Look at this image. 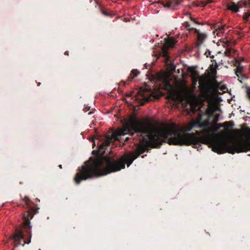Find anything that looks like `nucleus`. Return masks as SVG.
Segmentation results:
<instances>
[{"mask_svg":"<svg viewBox=\"0 0 250 250\" xmlns=\"http://www.w3.org/2000/svg\"><path fill=\"white\" fill-rule=\"evenodd\" d=\"M128 133L135 134L139 138V144L134 152L122 156L117 160L108 157H91L83 165L79 168L74 178L77 184L81 181L94 177L105 175L124 168L125 164L130 166L133 161L145 151L151 147L159 146L164 139H168L169 145H175V124H167L162 127L155 126L150 123L131 117L122 128L113 132L111 136L104 138V142L99 146V152L103 154L105 147L112 142L119 140V137Z\"/></svg>","mask_w":250,"mask_h":250,"instance_id":"obj_1","label":"nucleus"},{"mask_svg":"<svg viewBox=\"0 0 250 250\" xmlns=\"http://www.w3.org/2000/svg\"><path fill=\"white\" fill-rule=\"evenodd\" d=\"M226 90L227 88L225 86H220V84L215 80L209 79L206 76L201 77L200 91L202 98L208 103L206 113L208 116L212 115L217 110L216 96L218 94L224 92Z\"/></svg>","mask_w":250,"mask_h":250,"instance_id":"obj_2","label":"nucleus"},{"mask_svg":"<svg viewBox=\"0 0 250 250\" xmlns=\"http://www.w3.org/2000/svg\"><path fill=\"white\" fill-rule=\"evenodd\" d=\"M193 88L188 87L185 85H181L178 90L173 92V94L178 100L187 99L190 103L191 109L194 112L200 109V107L199 106L196 108V105L194 104V103L195 102L196 97L193 93Z\"/></svg>","mask_w":250,"mask_h":250,"instance_id":"obj_3","label":"nucleus"},{"mask_svg":"<svg viewBox=\"0 0 250 250\" xmlns=\"http://www.w3.org/2000/svg\"><path fill=\"white\" fill-rule=\"evenodd\" d=\"M23 226L26 233L29 235V240L27 241L23 240V235L22 232L21 230H17L15 234L9 237V240H14L15 247H18L20 245L24 246L25 244H29L31 242L32 236L31 229L32 227L30 226V222L28 220H25Z\"/></svg>","mask_w":250,"mask_h":250,"instance_id":"obj_4","label":"nucleus"},{"mask_svg":"<svg viewBox=\"0 0 250 250\" xmlns=\"http://www.w3.org/2000/svg\"><path fill=\"white\" fill-rule=\"evenodd\" d=\"M165 44L163 46L156 48L153 51V56L159 58L160 56H163L166 59H168V48L173 47L176 42L172 38H167L165 39Z\"/></svg>","mask_w":250,"mask_h":250,"instance_id":"obj_5","label":"nucleus"},{"mask_svg":"<svg viewBox=\"0 0 250 250\" xmlns=\"http://www.w3.org/2000/svg\"><path fill=\"white\" fill-rule=\"evenodd\" d=\"M158 97V96L151 91L140 88L134 98L135 100L139 101V104L140 105H143L145 102L152 101Z\"/></svg>","mask_w":250,"mask_h":250,"instance_id":"obj_6","label":"nucleus"},{"mask_svg":"<svg viewBox=\"0 0 250 250\" xmlns=\"http://www.w3.org/2000/svg\"><path fill=\"white\" fill-rule=\"evenodd\" d=\"M241 8L249 10L250 9V0H244L237 4L232 2L227 5V9L233 12H237Z\"/></svg>","mask_w":250,"mask_h":250,"instance_id":"obj_7","label":"nucleus"},{"mask_svg":"<svg viewBox=\"0 0 250 250\" xmlns=\"http://www.w3.org/2000/svg\"><path fill=\"white\" fill-rule=\"evenodd\" d=\"M190 76H191L192 79L194 81V82L195 83L197 82V81L198 80H199V84L200 83L201 79V77L202 76H206L208 79H210L208 76H207L206 75H202L201 76H199L198 73L196 71H195V70H192L191 71V74H190ZM199 88L200 89V85H199Z\"/></svg>","mask_w":250,"mask_h":250,"instance_id":"obj_8","label":"nucleus"},{"mask_svg":"<svg viewBox=\"0 0 250 250\" xmlns=\"http://www.w3.org/2000/svg\"><path fill=\"white\" fill-rule=\"evenodd\" d=\"M182 1L183 0H172L170 2L166 4V7L175 8L176 7L179 5Z\"/></svg>","mask_w":250,"mask_h":250,"instance_id":"obj_9","label":"nucleus"},{"mask_svg":"<svg viewBox=\"0 0 250 250\" xmlns=\"http://www.w3.org/2000/svg\"><path fill=\"white\" fill-rule=\"evenodd\" d=\"M224 27L225 25L218 24L215 26L216 30L214 31V34H216V35L218 37L221 36L220 35V33H223L224 32Z\"/></svg>","mask_w":250,"mask_h":250,"instance_id":"obj_10","label":"nucleus"},{"mask_svg":"<svg viewBox=\"0 0 250 250\" xmlns=\"http://www.w3.org/2000/svg\"><path fill=\"white\" fill-rule=\"evenodd\" d=\"M207 35L205 34L202 33L197 36V45L199 46L205 40Z\"/></svg>","mask_w":250,"mask_h":250,"instance_id":"obj_11","label":"nucleus"},{"mask_svg":"<svg viewBox=\"0 0 250 250\" xmlns=\"http://www.w3.org/2000/svg\"><path fill=\"white\" fill-rule=\"evenodd\" d=\"M140 73L139 71H138L137 70H132L131 71L130 76H129L128 78L130 79V80H132L134 78L137 76Z\"/></svg>","mask_w":250,"mask_h":250,"instance_id":"obj_12","label":"nucleus"},{"mask_svg":"<svg viewBox=\"0 0 250 250\" xmlns=\"http://www.w3.org/2000/svg\"><path fill=\"white\" fill-rule=\"evenodd\" d=\"M243 70V66L239 64L236 68L235 71V74L237 75V76L238 77L239 75H241L242 74Z\"/></svg>","mask_w":250,"mask_h":250,"instance_id":"obj_13","label":"nucleus"},{"mask_svg":"<svg viewBox=\"0 0 250 250\" xmlns=\"http://www.w3.org/2000/svg\"><path fill=\"white\" fill-rule=\"evenodd\" d=\"M250 17V11H248L246 12L244 15L243 16V19L245 21H248L249 20V18Z\"/></svg>","mask_w":250,"mask_h":250,"instance_id":"obj_14","label":"nucleus"},{"mask_svg":"<svg viewBox=\"0 0 250 250\" xmlns=\"http://www.w3.org/2000/svg\"><path fill=\"white\" fill-rule=\"evenodd\" d=\"M187 15L189 16L190 20L195 24H196L198 25L201 24V23L200 22L197 21L195 19L191 17V15L190 14H188Z\"/></svg>","mask_w":250,"mask_h":250,"instance_id":"obj_15","label":"nucleus"},{"mask_svg":"<svg viewBox=\"0 0 250 250\" xmlns=\"http://www.w3.org/2000/svg\"><path fill=\"white\" fill-rule=\"evenodd\" d=\"M187 15L189 16L190 20L195 24H196L198 25L201 24V23L200 22L197 21L195 19L191 17V15L190 14H188Z\"/></svg>","mask_w":250,"mask_h":250,"instance_id":"obj_16","label":"nucleus"},{"mask_svg":"<svg viewBox=\"0 0 250 250\" xmlns=\"http://www.w3.org/2000/svg\"><path fill=\"white\" fill-rule=\"evenodd\" d=\"M184 26H185L188 30H191L193 29V27H191L190 24L188 22H184Z\"/></svg>","mask_w":250,"mask_h":250,"instance_id":"obj_17","label":"nucleus"},{"mask_svg":"<svg viewBox=\"0 0 250 250\" xmlns=\"http://www.w3.org/2000/svg\"><path fill=\"white\" fill-rule=\"evenodd\" d=\"M212 1V0H204L202 2L203 3L204 5H205L208 3L211 2Z\"/></svg>","mask_w":250,"mask_h":250,"instance_id":"obj_18","label":"nucleus"},{"mask_svg":"<svg viewBox=\"0 0 250 250\" xmlns=\"http://www.w3.org/2000/svg\"><path fill=\"white\" fill-rule=\"evenodd\" d=\"M225 53L226 56H230L231 53V50L230 49H227L225 52Z\"/></svg>","mask_w":250,"mask_h":250,"instance_id":"obj_19","label":"nucleus"},{"mask_svg":"<svg viewBox=\"0 0 250 250\" xmlns=\"http://www.w3.org/2000/svg\"><path fill=\"white\" fill-rule=\"evenodd\" d=\"M24 201L25 202V203L27 205H28L29 204V199L27 197H25L24 199Z\"/></svg>","mask_w":250,"mask_h":250,"instance_id":"obj_20","label":"nucleus"},{"mask_svg":"<svg viewBox=\"0 0 250 250\" xmlns=\"http://www.w3.org/2000/svg\"><path fill=\"white\" fill-rule=\"evenodd\" d=\"M224 46L225 47H228L229 45V42L228 41V40H226L225 42H224Z\"/></svg>","mask_w":250,"mask_h":250,"instance_id":"obj_21","label":"nucleus"},{"mask_svg":"<svg viewBox=\"0 0 250 250\" xmlns=\"http://www.w3.org/2000/svg\"><path fill=\"white\" fill-rule=\"evenodd\" d=\"M193 30H194L195 31V32L197 34V36H198L199 34H202L200 32L199 30L197 29L196 28H193Z\"/></svg>","mask_w":250,"mask_h":250,"instance_id":"obj_22","label":"nucleus"},{"mask_svg":"<svg viewBox=\"0 0 250 250\" xmlns=\"http://www.w3.org/2000/svg\"><path fill=\"white\" fill-rule=\"evenodd\" d=\"M166 86H167L170 88H171V86L169 84V82L168 81H167V82H166Z\"/></svg>","mask_w":250,"mask_h":250,"instance_id":"obj_23","label":"nucleus"},{"mask_svg":"<svg viewBox=\"0 0 250 250\" xmlns=\"http://www.w3.org/2000/svg\"><path fill=\"white\" fill-rule=\"evenodd\" d=\"M247 95L250 100V89H249L247 90Z\"/></svg>","mask_w":250,"mask_h":250,"instance_id":"obj_24","label":"nucleus"},{"mask_svg":"<svg viewBox=\"0 0 250 250\" xmlns=\"http://www.w3.org/2000/svg\"><path fill=\"white\" fill-rule=\"evenodd\" d=\"M68 52L67 51H66V52H65V55H68Z\"/></svg>","mask_w":250,"mask_h":250,"instance_id":"obj_25","label":"nucleus"},{"mask_svg":"<svg viewBox=\"0 0 250 250\" xmlns=\"http://www.w3.org/2000/svg\"><path fill=\"white\" fill-rule=\"evenodd\" d=\"M59 167L61 168H62V165H60V166H59Z\"/></svg>","mask_w":250,"mask_h":250,"instance_id":"obj_26","label":"nucleus"},{"mask_svg":"<svg viewBox=\"0 0 250 250\" xmlns=\"http://www.w3.org/2000/svg\"><path fill=\"white\" fill-rule=\"evenodd\" d=\"M128 139V137H126L125 140Z\"/></svg>","mask_w":250,"mask_h":250,"instance_id":"obj_27","label":"nucleus"}]
</instances>
